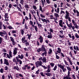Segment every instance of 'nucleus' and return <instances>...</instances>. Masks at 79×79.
Returning <instances> with one entry per match:
<instances>
[{
	"label": "nucleus",
	"mask_w": 79,
	"mask_h": 79,
	"mask_svg": "<svg viewBox=\"0 0 79 79\" xmlns=\"http://www.w3.org/2000/svg\"><path fill=\"white\" fill-rule=\"evenodd\" d=\"M24 55L23 54L20 53L18 54V56L15 57V58L17 61L18 63H19L21 65L22 64V62L20 59H19V58L21 59L22 60L24 58Z\"/></svg>",
	"instance_id": "obj_1"
},
{
	"label": "nucleus",
	"mask_w": 79,
	"mask_h": 79,
	"mask_svg": "<svg viewBox=\"0 0 79 79\" xmlns=\"http://www.w3.org/2000/svg\"><path fill=\"white\" fill-rule=\"evenodd\" d=\"M47 51V49H46L45 48V46L44 44H43L41 46V48H39L38 49H37V52L38 53H40V52H44V51Z\"/></svg>",
	"instance_id": "obj_2"
},
{
	"label": "nucleus",
	"mask_w": 79,
	"mask_h": 79,
	"mask_svg": "<svg viewBox=\"0 0 79 79\" xmlns=\"http://www.w3.org/2000/svg\"><path fill=\"white\" fill-rule=\"evenodd\" d=\"M6 35L5 36V40H8V39L7 36V34L6 32L4 30L3 31H0V35L1 36L4 37V35H6Z\"/></svg>",
	"instance_id": "obj_3"
},
{
	"label": "nucleus",
	"mask_w": 79,
	"mask_h": 79,
	"mask_svg": "<svg viewBox=\"0 0 79 79\" xmlns=\"http://www.w3.org/2000/svg\"><path fill=\"white\" fill-rule=\"evenodd\" d=\"M65 13H66V14L65 17V18L66 19H68L69 21L70 22H71V19L70 17H69V13L68 12V11L67 10H66L65 11Z\"/></svg>",
	"instance_id": "obj_4"
},
{
	"label": "nucleus",
	"mask_w": 79,
	"mask_h": 79,
	"mask_svg": "<svg viewBox=\"0 0 79 79\" xmlns=\"http://www.w3.org/2000/svg\"><path fill=\"white\" fill-rule=\"evenodd\" d=\"M12 52H11V50H10L9 52V54H6V57L10 59V58L13 57V56H12Z\"/></svg>",
	"instance_id": "obj_5"
},
{
	"label": "nucleus",
	"mask_w": 79,
	"mask_h": 79,
	"mask_svg": "<svg viewBox=\"0 0 79 79\" xmlns=\"http://www.w3.org/2000/svg\"><path fill=\"white\" fill-rule=\"evenodd\" d=\"M39 60H43V63H46L47 59L46 57L43 56V57L42 59V57H41L39 59Z\"/></svg>",
	"instance_id": "obj_6"
},
{
	"label": "nucleus",
	"mask_w": 79,
	"mask_h": 79,
	"mask_svg": "<svg viewBox=\"0 0 79 79\" xmlns=\"http://www.w3.org/2000/svg\"><path fill=\"white\" fill-rule=\"evenodd\" d=\"M8 61L9 60H7V59H4V63H3V64H6L7 66H10V64Z\"/></svg>",
	"instance_id": "obj_7"
},
{
	"label": "nucleus",
	"mask_w": 79,
	"mask_h": 79,
	"mask_svg": "<svg viewBox=\"0 0 79 79\" xmlns=\"http://www.w3.org/2000/svg\"><path fill=\"white\" fill-rule=\"evenodd\" d=\"M18 50V48H15L14 50L13 51V54L14 55H16L17 53V51Z\"/></svg>",
	"instance_id": "obj_8"
},
{
	"label": "nucleus",
	"mask_w": 79,
	"mask_h": 79,
	"mask_svg": "<svg viewBox=\"0 0 79 79\" xmlns=\"http://www.w3.org/2000/svg\"><path fill=\"white\" fill-rule=\"evenodd\" d=\"M43 37L41 35H40V38H38V39L40 40V43H43Z\"/></svg>",
	"instance_id": "obj_9"
},
{
	"label": "nucleus",
	"mask_w": 79,
	"mask_h": 79,
	"mask_svg": "<svg viewBox=\"0 0 79 79\" xmlns=\"http://www.w3.org/2000/svg\"><path fill=\"white\" fill-rule=\"evenodd\" d=\"M63 21L62 20H59V26L61 27H63V25L62 24Z\"/></svg>",
	"instance_id": "obj_10"
},
{
	"label": "nucleus",
	"mask_w": 79,
	"mask_h": 79,
	"mask_svg": "<svg viewBox=\"0 0 79 79\" xmlns=\"http://www.w3.org/2000/svg\"><path fill=\"white\" fill-rule=\"evenodd\" d=\"M66 24L67 26L69 27V28H71V26H73L72 23H70L69 24L68 23V21L66 20Z\"/></svg>",
	"instance_id": "obj_11"
},
{
	"label": "nucleus",
	"mask_w": 79,
	"mask_h": 79,
	"mask_svg": "<svg viewBox=\"0 0 79 79\" xmlns=\"http://www.w3.org/2000/svg\"><path fill=\"white\" fill-rule=\"evenodd\" d=\"M62 52L61 49L60 48H57V50L56 51V52L58 53H60Z\"/></svg>",
	"instance_id": "obj_12"
},
{
	"label": "nucleus",
	"mask_w": 79,
	"mask_h": 79,
	"mask_svg": "<svg viewBox=\"0 0 79 79\" xmlns=\"http://www.w3.org/2000/svg\"><path fill=\"white\" fill-rule=\"evenodd\" d=\"M48 54L49 55H52V49H49V51L48 52Z\"/></svg>",
	"instance_id": "obj_13"
},
{
	"label": "nucleus",
	"mask_w": 79,
	"mask_h": 79,
	"mask_svg": "<svg viewBox=\"0 0 79 79\" xmlns=\"http://www.w3.org/2000/svg\"><path fill=\"white\" fill-rule=\"evenodd\" d=\"M41 20L43 21V22H45L46 23H48L47 22V20L46 19H42V18H41Z\"/></svg>",
	"instance_id": "obj_14"
},
{
	"label": "nucleus",
	"mask_w": 79,
	"mask_h": 79,
	"mask_svg": "<svg viewBox=\"0 0 79 79\" xmlns=\"http://www.w3.org/2000/svg\"><path fill=\"white\" fill-rule=\"evenodd\" d=\"M28 66V65H25L24 66V67H22V69L26 70V68H27Z\"/></svg>",
	"instance_id": "obj_15"
},
{
	"label": "nucleus",
	"mask_w": 79,
	"mask_h": 79,
	"mask_svg": "<svg viewBox=\"0 0 79 79\" xmlns=\"http://www.w3.org/2000/svg\"><path fill=\"white\" fill-rule=\"evenodd\" d=\"M63 79H73L70 76L68 77H63Z\"/></svg>",
	"instance_id": "obj_16"
},
{
	"label": "nucleus",
	"mask_w": 79,
	"mask_h": 79,
	"mask_svg": "<svg viewBox=\"0 0 79 79\" xmlns=\"http://www.w3.org/2000/svg\"><path fill=\"white\" fill-rule=\"evenodd\" d=\"M58 67L59 68L60 67V69H62L63 67H64V65H62L61 64H58L57 65Z\"/></svg>",
	"instance_id": "obj_17"
},
{
	"label": "nucleus",
	"mask_w": 79,
	"mask_h": 79,
	"mask_svg": "<svg viewBox=\"0 0 79 79\" xmlns=\"http://www.w3.org/2000/svg\"><path fill=\"white\" fill-rule=\"evenodd\" d=\"M44 52H43V53H42V54H41V56H44V55L46 54V53H47V51H44Z\"/></svg>",
	"instance_id": "obj_18"
},
{
	"label": "nucleus",
	"mask_w": 79,
	"mask_h": 79,
	"mask_svg": "<svg viewBox=\"0 0 79 79\" xmlns=\"http://www.w3.org/2000/svg\"><path fill=\"white\" fill-rule=\"evenodd\" d=\"M26 40V37L25 36H24L23 38H22L21 40L22 41L23 43V44L24 43V42H23V40Z\"/></svg>",
	"instance_id": "obj_19"
},
{
	"label": "nucleus",
	"mask_w": 79,
	"mask_h": 79,
	"mask_svg": "<svg viewBox=\"0 0 79 79\" xmlns=\"http://www.w3.org/2000/svg\"><path fill=\"white\" fill-rule=\"evenodd\" d=\"M24 28L26 29H28V26H27V25L26 23H25L24 24Z\"/></svg>",
	"instance_id": "obj_20"
},
{
	"label": "nucleus",
	"mask_w": 79,
	"mask_h": 79,
	"mask_svg": "<svg viewBox=\"0 0 79 79\" xmlns=\"http://www.w3.org/2000/svg\"><path fill=\"white\" fill-rule=\"evenodd\" d=\"M4 18H5V19H6L7 17L8 16V13H5V15H4Z\"/></svg>",
	"instance_id": "obj_21"
},
{
	"label": "nucleus",
	"mask_w": 79,
	"mask_h": 79,
	"mask_svg": "<svg viewBox=\"0 0 79 79\" xmlns=\"http://www.w3.org/2000/svg\"><path fill=\"white\" fill-rule=\"evenodd\" d=\"M20 32H21V34L22 35H24V31L23 29L21 30L20 31Z\"/></svg>",
	"instance_id": "obj_22"
},
{
	"label": "nucleus",
	"mask_w": 79,
	"mask_h": 79,
	"mask_svg": "<svg viewBox=\"0 0 79 79\" xmlns=\"http://www.w3.org/2000/svg\"><path fill=\"white\" fill-rule=\"evenodd\" d=\"M47 38L48 39H51L52 38V35H48L47 36Z\"/></svg>",
	"instance_id": "obj_23"
},
{
	"label": "nucleus",
	"mask_w": 79,
	"mask_h": 79,
	"mask_svg": "<svg viewBox=\"0 0 79 79\" xmlns=\"http://www.w3.org/2000/svg\"><path fill=\"white\" fill-rule=\"evenodd\" d=\"M66 67L67 69L69 71H70L72 70V69H71V67H68V66H66Z\"/></svg>",
	"instance_id": "obj_24"
},
{
	"label": "nucleus",
	"mask_w": 79,
	"mask_h": 79,
	"mask_svg": "<svg viewBox=\"0 0 79 79\" xmlns=\"http://www.w3.org/2000/svg\"><path fill=\"white\" fill-rule=\"evenodd\" d=\"M10 40L12 42L15 41L14 38L12 36L10 37Z\"/></svg>",
	"instance_id": "obj_25"
},
{
	"label": "nucleus",
	"mask_w": 79,
	"mask_h": 79,
	"mask_svg": "<svg viewBox=\"0 0 79 79\" xmlns=\"http://www.w3.org/2000/svg\"><path fill=\"white\" fill-rule=\"evenodd\" d=\"M70 71H68V75L67 76H66L65 77H70Z\"/></svg>",
	"instance_id": "obj_26"
},
{
	"label": "nucleus",
	"mask_w": 79,
	"mask_h": 79,
	"mask_svg": "<svg viewBox=\"0 0 79 79\" xmlns=\"http://www.w3.org/2000/svg\"><path fill=\"white\" fill-rule=\"evenodd\" d=\"M59 54H60V55L61 56L63 57H65V55H64L63 53H62V52H60V53H59Z\"/></svg>",
	"instance_id": "obj_27"
},
{
	"label": "nucleus",
	"mask_w": 79,
	"mask_h": 79,
	"mask_svg": "<svg viewBox=\"0 0 79 79\" xmlns=\"http://www.w3.org/2000/svg\"><path fill=\"white\" fill-rule=\"evenodd\" d=\"M27 36H28L27 38L29 40H30L31 37V36L30 35V34H27Z\"/></svg>",
	"instance_id": "obj_28"
},
{
	"label": "nucleus",
	"mask_w": 79,
	"mask_h": 79,
	"mask_svg": "<svg viewBox=\"0 0 79 79\" xmlns=\"http://www.w3.org/2000/svg\"><path fill=\"white\" fill-rule=\"evenodd\" d=\"M24 7L26 8L29 9V6L27 4H26V5L24 6Z\"/></svg>",
	"instance_id": "obj_29"
},
{
	"label": "nucleus",
	"mask_w": 79,
	"mask_h": 79,
	"mask_svg": "<svg viewBox=\"0 0 79 79\" xmlns=\"http://www.w3.org/2000/svg\"><path fill=\"white\" fill-rule=\"evenodd\" d=\"M54 15L56 17H59V14L58 13H55L54 14Z\"/></svg>",
	"instance_id": "obj_30"
},
{
	"label": "nucleus",
	"mask_w": 79,
	"mask_h": 79,
	"mask_svg": "<svg viewBox=\"0 0 79 79\" xmlns=\"http://www.w3.org/2000/svg\"><path fill=\"white\" fill-rule=\"evenodd\" d=\"M62 69L63 70V72H65L67 70L66 69H64V66L62 67Z\"/></svg>",
	"instance_id": "obj_31"
},
{
	"label": "nucleus",
	"mask_w": 79,
	"mask_h": 79,
	"mask_svg": "<svg viewBox=\"0 0 79 79\" xmlns=\"http://www.w3.org/2000/svg\"><path fill=\"white\" fill-rule=\"evenodd\" d=\"M7 27L9 29H14V28L12 26H8Z\"/></svg>",
	"instance_id": "obj_32"
},
{
	"label": "nucleus",
	"mask_w": 79,
	"mask_h": 79,
	"mask_svg": "<svg viewBox=\"0 0 79 79\" xmlns=\"http://www.w3.org/2000/svg\"><path fill=\"white\" fill-rule=\"evenodd\" d=\"M2 22H0V30L2 29Z\"/></svg>",
	"instance_id": "obj_33"
},
{
	"label": "nucleus",
	"mask_w": 79,
	"mask_h": 79,
	"mask_svg": "<svg viewBox=\"0 0 79 79\" xmlns=\"http://www.w3.org/2000/svg\"><path fill=\"white\" fill-rule=\"evenodd\" d=\"M4 72V69H2V68L0 69V72L1 73H3Z\"/></svg>",
	"instance_id": "obj_34"
},
{
	"label": "nucleus",
	"mask_w": 79,
	"mask_h": 79,
	"mask_svg": "<svg viewBox=\"0 0 79 79\" xmlns=\"http://www.w3.org/2000/svg\"><path fill=\"white\" fill-rule=\"evenodd\" d=\"M25 21L26 19H23L22 22V25H23L24 24V23H25Z\"/></svg>",
	"instance_id": "obj_35"
},
{
	"label": "nucleus",
	"mask_w": 79,
	"mask_h": 79,
	"mask_svg": "<svg viewBox=\"0 0 79 79\" xmlns=\"http://www.w3.org/2000/svg\"><path fill=\"white\" fill-rule=\"evenodd\" d=\"M54 64H53V62H51V63H50V65L51 66L53 67L54 66Z\"/></svg>",
	"instance_id": "obj_36"
},
{
	"label": "nucleus",
	"mask_w": 79,
	"mask_h": 79,
	"mask_svg": "<svg viewBox=\"0 0 79 79\" xmlns=\"http://www.w3.org/2000/svg\"><path fill=\"white\" fill-rule=\"evenodd\" d=\"M65 14V12L64 11H63V10H61V12L60 13V15H61L62 14Z\"/></svg>",
	"instance_id": "obj_37"
},
{
	"label": "nucleus",
	"mask_w": 79,
	"mask_h": 79,
	"mask_svg": "<svg viewBox=\"0 0 79 79\" xmlns=\"http://www.w3.org/2000/svg\"><path fill=\"white\" fill-rule=\"evenodd\" d=\"M46 75L47 76L50 77L51 75V73H47Z\"/></svg>",
	"instance_id": "obj_38"
},
{
	"label": "nucleus",
	"mask_w": 79,
	"mask_h": 79,
	"mask_svg": "<svg viewBox=\"0 0 79 79\" xmlns=\"http://www.w3.org/2000/svg\"><path fill=\"white\" fill-rule=\"evenodd\" d=\"M72 23H73L74 25L75 26V24H76V23H75V21L73 19H72Z\"/></svg>",
	"instance_id": "obj_39"
},
{
	"label": "nucleus",
	"mask_w": 79,
	"mask_h": 79,
	"mask_svg": "<svg viewBox=\"0 0 79 79\" xmlns=\"http://www.w3.org/2000/svg\"><path fill=\"white\" fill-rule=\"evenodd\" d=\"M17 8L19 11H20V12H22V10H21V8L19 6H17Z\"/></svg>",
	"instance_id": "obj_40"
},
{
	"label": "nucleus",
	"mask_w": 79,
	"mask_h": 79,
	"mask_svg": "<svg viewBox=\"0 0 79 79\" xmlns=\"http://www.w3.org/2000/svg\"><path fill=\"white\" fill-rule=\"evenodd\" d=\"M46 3L48 4H49L51 2L50 0H46Z\"/></svg>",
	"instance_id": "obj_41"
},
{
	"label": "nucleus",
	"mask_w": 79,
	"mask_h": 79,
	"mask_svg": "<svg viewBox=\"0 0 79 79\" xmlns=\"http://www.w3.org/2000/svg\"><path fill=\"white\" fill-rule=\"evenodd\" d=\"M75 37L77 39H79V35H78L77 33H76L75 34Z\"/></svg>",
	"instance_id": "obj_42"
},
{
	"label": "nucleus",
	"mask_w": 79,
	"mask_h": 79,
	"mask_svg": "<svg viewBox=\"0 0 79 79\" xmlns=\"http://www.w3.org/2000/svg\"><path fill=\"white\" fill-rule=\"evenodd\" d=\"M34 27H35V31H36L37 32L38 31V29L37 28V26H35Z\"/></svg>",
	"instance_id": "obj_43"
},
{
	"label": "nucleus",
	"mask_w": 79,
	"mask_h": 79,
	"mask_svg": "<svg viewBox=\"0 0 79 79\" xmlns=\"http://www.w3.org/2000/svg\"><path fill=\"white\" fill-rule=\"evenodd\" d=\"M20 3L22 5H23V3L24 2V1L23 0H21L20 1Z\"/></svg>",
	"instance_id": "obj_44"
},
{
	"label": "nucleus",
	"mask_w": 79,
	"mask_h": 79,
	"mask_svg": "<svg viewBox=\"0 0 79 79\" xmlns=\"http://www.w3.org/2000/svg\"><path fill=\"white\" fill-rule=\"evenodd\" d=\"M57 65H56L53 68V70L54 71H56L57 69Z\"/></svg>",
	"instance_id": "obj_45"
},
{
	"label": "nucleus",
	"mask_w": 79,
	"mask_h": 79,
	"mask_svg": "<svg viewBox=\"0 0 79 79\" xmlns=\"http://www.w3.org/2000/svg\"><path fill=\"white\" fill-rule=\"evenodd\" d=\"M13 61L14 62H15V63H16L17 62V59L16 58L15 59V57H14L13 58Z\"/></svg>",
	"instance_id": "obj_46"
},
{
	"label": "nucleus",
	"mask_w": 79,
	"mask_h": 79,
	"mask_svg": "<svg viewBox=\"0 0 79 79\" xmlns=\"http://www.w3.org/2000/svg\"><path fill=\"white\" fill-rule=\"evenodd\" d=\"M40 10L41 11L43 12V8L41 6H40Z\"/></svg>",
	"instance_id": "obj_47"
},
{
	"label": "nucleus",
	"mask_w": 79,
	"mask_h": 79,
	"mask_svg": "<svg viewBox=\"0 0 79 79\" xmlns=\"http://www.w3.org/2000/svg\"><path fill=\"white\" fill-rule=\"evenodd\" d=\"M29 19L30 20H31V14L30 13H29Z\"/></svg>",
	"instance_id": "obj_48"
},
{
	"label": "nucleus",
	"mask_w": 79,
	"mask_h": 79,
	"mask_svg": "<svg viewBox=\"0 0 79 79\" xmlns=\"http://www.w3.org/2000/svg\"><path fill=\"white\" fill-rule=\"evenodd\" d=\"M72 77L73 78V79H76V76L74 74L72 75Z\"/></svg>",
	"instance_id": "obj_49"
},
{
	"label": "nucleus",
	"mask_w": 79,
	"mask_h": 79,
	"mask_svg": "<svg viewBox=\"0 0 79 79\" xmlns=\"http://www.w3.org/2000/svg\"><path fill=\"white\" fill-rule=\"evenodd\" d=\"M40 74H41V76H42V77H45V76L44 75L43 72H41L40 73Z\"/></svg>",
	"instance_id": "obj_50"
},
{
	"label": "nucleus",
	"mask_w": 79,
	"mask_h": 79,
	"mask_svg": "<svg viewBox=\"0 0 79 79\" xmlns=\"http://www.w3.org/2000/svg\"><path fill=\"white\" fill-rule=\"evenodd\" d=\"M40 71V69H38L37 71L36 72V73L37 74H39V71Z\"/></svg>",
	"instance_id": "obj_51"
},
{
	"label": "nucleus",
	"mask_w": 79,
	"mask_h": 79,
	"mask_svg": "<svg viewBox=\"0 0 79 79\" xmlns=\"http://www.w3.org/2000/svg\"><path fill=\"white\" fill-rule=\"evenodd\" d=\"M16 30H12V31L11 32V33L13 34H14V33H16Z\"/></svg>",
	"instance_id": "obj_52"
},
{
	"label": "nucleus",
	"mask_w": 79,
	"mask_h": 79,
	"mask_svg": "<svg viewBox=\"0 0 79 79\" xmlns=\"http://www.w3.org/2000/svg\"><path fill=\"white\" fill-rule=\"evenodd\" d=\"M2 27H3L4 28V30H5L6 29V26L4 24H3L2 25Z\"/></svg>",
	"instance_id": "obj_53"
},
{
	"label": "nucleus",
	"mask_w": 79,
	"mask_h": 79,
	"mask_svg": "<svg viewBox=\"0 0 79 79\" xmlns=\"http://www.w3.org/2000/svg\"><path fill=\"white\" fill-rule=\"evenodd\" d=\"M71 38H72V40H74L75 39V37L74 35H73L71 36Z\"/></svg>",
	"instance_id": "obj_54"
},
{
	"label": "nucleus",
	"mask_w": 79,
	"mask_h": 79,
	"mask_svg": "<svg viewBox=\"0 0 79 79\" xmlns=\"http://www.w3.org/2000/svg\"><path fill=\"white\" fill-rule=\"evenodd\" d=\"M53 28L52 29V28H50V30H48V31H50L51 32H53L54 31V30H52Z\"/></svg>",
	"instance_id": "obj_55"
},
{
	"label": "nucleus",
	"mask_w": 79,
	"mask_h": 79,
	"mask_svg": "<svg viewBox=\"0 0 79 79\" xmlns=\"http://www.w3.org/2000/svg\"><path fill=\"white\" fill-rule=\"evenodd\" d=\"M42 67L44 69H47L48 68V67H46V66H44V65H42Z\"/></svg>",
	"instance_id": "obj_56"
},
{
	"label": "nucleus",
	"mask_w": 79,
	"mask_h": 79,
	"mask_svg": "<svg viewBox=\"0 0 79 79\" xmlns=\"http://www.w3.org/2000/svg\"><path fill=\"white\" fill-rule=\"evenodd\" d=\"M12 45L15 46L16 44V42L15 41H14L12 42Z\"/></svg>",
	"instance_id": "obj_57"
},
{
	"label": "nucleus",
	"mask_w": 79,
	"mask_h": 79,
	"mask_svg": "<svg viewBox=\"0 0 79 79\" xmlns=\"http://www.w3.org/2000/svg\"><path fill=\"white\" fill-rule=\"evenodd\" d=\"M25 44L26 46H28L29 45V43L28 42H27L25 43Z\"/></svg>",
	"instance_id": "obj_58"
},
{
	"label": "nucleus",
	"mask_w": 79,
	"mask_h": 79,
	"mask_svg": "<svg viewBox=\"0 0 79 79\" xmlns=\"http://www.w3.org/2000/svg\"><path fill=\"white\" fill-rule=\"evenodd\" d=\"M32 7L34 10H36L37 9L36 6L35 5L33 6Z\"/></svg>",
	"instance_id": "obj_59"
},
{
	"label": "nucleus",
	"mask_w": 79,
	"mask_h": 79,
	"mask_svg": "<svg viewBox=\"0 0 79 79\" xmlns=\"http://www.w3.org/2000/svg\"><path fill=\"white\" fill-rule=\"evenodd\" d=\"M76 12L77 13V16H79V12L77 10H76Z\"/></svg>",
	"instance_id": "obj_60"
},
{
	"label": "nucleus",
	"mask_w": 79,
	"mask_h": 79,
	"mask_svg": "<svg viewBox=\"0 0 79 79\" xmlns=\"http://www.w3.org/2000/svg\"><path fill=\"white\" fill-rule=\"evenodd\" d=\"M59 11H60V8L59 7H58L57 8V13H59Z\"/></svg>",
	"instance_id": "obj_61"
},
{
	"label": "nucleus",
	"mask_w": 79,
	"mask_h": 79,
	"mask_svg": "<svg viewBox=\"0 0 79 79\" xmlns=\"http://www.w3.org/2000/svg\"><path fill=\"white\" fill-rule=\"evenodd\" d=\"M4 69L5 70H8V69L7 66H6V67H4Z\"/></svg>",
	"instance_id": "obj_62"
},
{
	"label": "nucleus",
	"mask_w": 79,
	"mask_h": 79,
	"mask_svg": "<svg viewBox=\"0 0 79 79\" xmlns=\"http://www.w3.org/2000/svg\"><path fill=\"white\" fill-rule=\"evenodd\" d=\"M2 52H7V51L5 49H2Z\"/></svg>",
	"instance_id": "obj_63"
},
{
	"label": "nucleus",
	"mask_w": 79,
	"mask_h": 79,
	"mask_svg": "<svg viewBox=\"0 0 79 79\" xmlns=\"http://www.w3.org/2000/svg\"><path fill=\"white\" fill-rule=\"evenodd\" d=\"M36 68L35 67V66H33V67H32V68H31V70H33L35 68Z\"/></svg>",
	"instance_id": "obj_64"
}]
</instances>
